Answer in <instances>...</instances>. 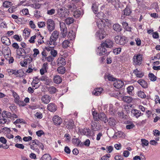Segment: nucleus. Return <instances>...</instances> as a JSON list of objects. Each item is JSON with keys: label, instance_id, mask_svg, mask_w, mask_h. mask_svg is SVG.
<instances>
[{"label": "nucleus", "instance_id": "12", "mask_svg": "<svg viewBox=\"0 0 160 160\" xmlns=\"http://www.w3.org/2000/svg\"><path fill=\"white\" fill-rule=\"evenodd\" d=\"M67 8H68V10H70L71 12H73L77 10V7L75 3H68V4L67 6Z\"/></svg>", "mask_w": 160, "mask_h": 160}, {"label": "nucleus", "instance_id": "44", "mask_svg": "<svg viewBox=\"0 0 160 160\" xmlns=\"http://www.w3.org/2000/svg\"><path fill=\"white\" fill-rule=\"evenodd\" d=\"M13 38L16 40L17 41L21 42L22 41V39L21 38V36L20 37L18 34H15L13 36Z\"/></svg>", "mask_w": 160, "mask_h": 160}, {"label": "nucleus", "instance_id": "14", "mask_svg": "<svg viewBox=\"0 0 160 160\" xmlns=\"http://www.w3.org/2000/svg\"><path fill=\"white\" fill-rule=\"evenodd\" d=\"M132 12V10L130 6L128 5L126 6V8L123 10L124 15L129 16Z\"/></svg>", "mask_w": 160, "mask_h": 160}, {"label": "nucleus", "instance_id": "47", "mask_svg": "<svg viewBox=\"0 0 160 160\" xmlns=\"http://www.w3.org/2000/svg\"><path fill=\"white\" fill-rule=\"evenodd\" d=\"M57 91V89L54 87H50L49 89V91L51 94L55 93Z\"/></svg>", "mask_w": 160, "mask_h": 160}, {"label": "nucleus", "instance_id": "30", "mask_svg": "<svg viewBox=\"0 0 160 160\" xmlns=\"http://www.w3.org/2000/svg\"><path fill=\"white\" fill-rule=\"evenodd\" d=\"M72 143L74 145H76L78 146V144L81 142V140L78 138H73L72 140Z\"/></svg>", "mask_w": 160, "mask_h": 160}, {"label": "nucleus", "instance_id": "35", "mask_svg": "<svg viewBox=\"0 0 160 160\" xmlns=\"http://www.w3.org/2000/svg\"><path fill=\"white\" fill-rule=\"evenodd\" d=\"M31 31L30 29H28V28H25L23 31V33H25V34H26V32H27L28 33V34L27 35H25V37L24 38L25 39H27L29 37Z\"/></svg>", "mask_w": 160, "mask_h": 160}, {"label": "nucleus", "instance_id": "28", "mask_svg": "<svg viewBox=\"0 0 160 160\" xmlns=\"http://www.w3.org/2000/svg\"><path fill=\"white\" fill-rule=\"evenodd\" d=\"M98 6L95 3H93L92 7V9L95 14H97L98 12Z\"/></svg>", "mask_w": 160, "mask_h": 160}, {"label": "nucleus", "instance_id": "38", "mask_svg": "<svg viewBox=\"0 0 160 160\" xmlns=\"http://www.w3.org/2000/svg\"><path fill=\"white\" fill-rule=\"evenodd\" d=\"M141 144L143 147L148 145L149 142L148 141L145 139H142L141 140Z\"/></svg>", "mask_w": 160, "mask_h": 160}, {"label": "nucleus", "instance_id": "23", "mask_svg": "<svg viewBox=\"0 0 160 160\" xmlns=\"http://www.w3.org/2000/svg\"><path fill=\"white\" fill-rule=\"evenodd\" d=\"M51 157L48 154H45L42 156L40 160H51Z\"/></svg>", "mask_w": 160, "mask_h": 160}, {"label": "nucleus", "instance_id": "54", "mask_svg": "<svg viewBox=\"0 0 160 160\" xmlns=\"http://www.w3.org/2000/svg\"><path fill=\"white\" fill-rule=\"evenodd\" d=\"M51 54L53 57H55L58 54L57 51L55 50L52 49L51 50Z\"/></svg>", "mask_w": 160, "mask_h": 160}, {"label": "nucleus", "instance_id": "32", "mask_svg": "<svg viewBox=\"0 0 160 160\" xmlns=\"http://www.w3.org/2000/svg\"><path fill=\"white\" fill-rule=\"evenodd\" d=\"M15 103L18 105L19 106L24 107L27 105V104L25 103H24L23 101H20L19 100V99L15 101Z\"/></svg>", "mask_w": 160, "mask_h": 160}, {"label": "nucleus", "instance_id": "31", "mask_svg": "<svg viewBox=\"0 0 160 160\" xmlns=\"http://www.w3.org/2000/svg\"><path fill=\"white\" fill-rule=\"evenodd\" d=\"M92 115L95 121H98V116L99 114L95 111H92Z\"/></svg>", "mask_w": 160, "mask_h": 160}, {"label": "nucleus", "instance_id": "19", "mask_svg": "<svg viewBox=\"0 0 160 160\" xmlns=\"http://www.w3.org/2000/svg\"><path fill=\"white\" fill-rule=\"evenodd\" d=\"M131 114H133L134 116H135L137 118H138L140 116L141 113L139 110L133 109L131 111Z\"/></svg>", "mask_w": 160, "mask_h": 160}, {"label": "nucleus", "instance_id": "17", "mask_svg": "<svg viewBox=\"0 0 160 160\" xmlns=\"http://www.w3.org/2000/svg\"><path fill=\"white\" fill-rule=\"evenodd\" d=\"M128 42L127 37L125 36H120L118 44L121 45H124Z\"/></svg>", "mask_w": 160, "mask_h": 160}, {"label": "nucleus", "instance_id": "36", "mask_svg": "<svg viewBox=\"0 0 160 160\" xmlns=\"http://www.w3.org/2000/svg\"><path fill=\"white\" fill-rule=\"evenodd\" d=\"M12 5V2L8 1H6L3 2L2 5L3 7L5 8H9Z\"/></svg>", "mask_w": 160, "mask_h": 160}, {"label": "nucleus", "instance_id": "25", "mask_svg": "<svg viewBox=\"0 0 160 160\" xmlns=\"http://www.w3.org/2000/svg\"><path fill=\"white\" fill-rule=\"evenodd\" d=\"M97 15V17L100 20H103L105 18L106 15L102 12H98Z\"/></svg>", "mask_w": 160, "mask_h": 160}, {"label": "nucleus", "instance_id": "61", "mask_svg": "<svg viewBox=\"0 0 160 160\" xmlns=\"http://www.w3.org/2000/svg\"><path fill=\"white\" fill-rule=\"evenodd\" d=\"M135 74L136 75L137 77L140 78H142L144 75V73L142 72H141L140 73H135Z\"/></svg>", "mask_w": 160, "mask_h": 160}, {"label": "nucleus", "instance_id": "27", "mask_svg": "<svg viewBox=\"0 0 160 160\" xmlns=\"http://www.w3.org/2000/svg\"><path fill=\"white\" fill-rule=\"evenodd\" d=\"M66 70V69L65 67L61 66H59L57 68V71L58 73L62 74H63L65 73Z\"/></svg>", "mask_w": 160, "mask_h": 160}, {"label": "nucleus", "instance_id": "59", "mask_svg": "<svg viewBox=\"0 0 160 160\" xmlns=\"http://www.w3.org/2000/svg\"><path fill=\"white\" fill-rule=\"evenodd\" d=\"M36 36L34 35L30 38V39L29 40V42L31 43H33L35 42V39L36 38Z\"/></svg>", "mask_w": 160, "mask_h": 160}, {"label": "nucleus", "instance_id": "6", "mask_svg": "<svg viewBox=\"0 0 160 160\" xmlns=\"http://www.w3.org/2000/svg\"><path fill=\"white\" fill-rule=\"evenodd\" d=\"M47 28L49 32H51L54 29L55 24L54 21H47Z\"/></svg>", "mask_w": 160, "mask_h": 160}, {"label": "nucleus", "instance_id": "10", "mask_svg": "<svg viewBox=\"0 0 160 160\" xmlns=\"http://www.w3.org/2000/svg\"><path fill=\"white\" fill-rule=\"evenodd\" d=\"M66 127L68 129H72L74 128V122L72 119L69 120L68 122L66 123Z\"/></svg>", "mask_w": 160, "mask_h": 160}, {"label": "nucleus", "instance_id": "60", "mask_svg": "<svg viewBox=\"0 0 160 160\" xmlns=\"http://www.w3.org/2000/svg\"><path fill=\"white\" fill-rule=\"evenodd\" d=\"M106 148L107 149V152L109 153H111L113 149V147L111 146H107Z\"/></svg>", "mask_w": 160, "mask_h": 160}, {"label": "nucleus", "instance_id": "40", "mask_svg": "<svg viewBox=\"0 0 160 160\" xmlns=\"http://www.w3.org/2000/svg\"><path fill=\"white\" fill-rule=\"evenodd\" d=\"M12 96L15 98L14 100V102H15V101L18 100L19 99V97L18 95L13 90H12Z\"/></svg>", "mask_w": 160, "mask_h": 160}, {"label": "nucleus", "instance_id": "63", "mask_svg": "<svg viewBox=\"0 0 160 160\" xmlns=\"http://www.w3.org/2000/svg\"><path fill=\"white\" fill-rule=\"evenodd\" d=\"M118 135L120 138L125 137V134L124 132H122V131H118Z\"/></svg>", "mask_w": 160, "mask_h": 160}, {"label": "nucleus", "instance_id": "55", "mask_svg": "<svg viewBox=\"0 0 160 160\" xmlns=\"http://www.w3.org/2000/svg\"><path fill=\"white\" fill-rule=\"evenodd\" d=\"M59 21L60 26L61 29H62L67 28L65 22H61L60 21Z\"/></svg>", "mask_w": 160, "mask_h": 160}, {"label": "nucleus", "instance_id": "16", "mask_svg": "<svg viewBox=\"0 0 160 160\" xmlns=\"http://www.w3.org/2000/svg\"><path fill=\"white\" fill-rule=\"evenodd\" d=\"M105 14L106 17L103 20H110V19H113V17L111 11L108 10L107 11H106Z\"/></svg>", "mask_w": 160, "mask_h": 160}, {"label": "nucleus", "instance_id": "57", "mask_svg": "<svg viewBox=\"0 0 160 160\" xmlns=\"http://www.w3.org/2000/svg\"><path fill=\"white\" fill-rule=\"evenodd\" d=\"M135 41L136 42V44L137 46H140L141 45V40L140 38H137L135 39Z\"/></svg>", "mask_w": 160, "mask_h": 160}, {"label": "nucleus", "instance_id": "42", "mask_svg": "<svg viewBox=\"0 0 160 160\" xmlns=\"http://www.w3.org/2000/svg\"><path fill=\"white\" fill-rule=\"evenodd\" d=\"M36 134L38 137H41L42 135H45V133L43 130H40L36 132Z\"/></svg>", "mask_w": 160, "mask_h": 160}, {"label": "nucleus", "instance_id": "39", "mask_svg": "<svg viewBox=\"0 0 160 160\" xmlns=\"http://www.w3.org/2000/svg\"><path fill=\"white\" fill-rule=\"evenodd\" d=\"M62 37L64 38L66 36L67 32V28H63L61 29Z\"/></svg>", "mask_w": 160, "mask_h": 160}, {"label": "nucleus", "instance_id": "1", "mask_svg": "<svg viewBox=\"0 0 160 160\" xmlns=\"http://www.w3.org/2000/svg\"><path fill=\"white\" fill-rule=\"evenodd\" d=\"M109 21H99L97 22V26L99 30L97 31L96 37L101 40L104 38L107 34L104 29L106 26L105 22H108Z\"/></svg>", "mask_w": 160, "mask_h": 160}, {"label": "nucleus", "instance_id": "52", "mask_svg": "<svg viewBox=\"0 0 160 160\" xmlns=\"http://www.w3.org/2000/svg\"><path fill=\"white\" fill-rule=\"evenodd\" d=\"M92 93L94 95H95L96 96H98L99 95H100V94H101V91H97V89H95L94 91H93L92 92Z\"/></svg>", "mask_w": 160, "mask_h": 160}, {"label": "nucleus", "instance_id": "37", "mask_svg": "<svg viewBox=\"0 0 160 160\" xmlns=\"http://www.w3.org/2000/svg\"><path fill=\"white\" fill-rule=\"evenodd\" d=\"M127 92L130 95H132V91L134 89V87L132 86H130L127 88Z\"/></svg>", "mask_w": 160, "mask_h": 160}, {"label": "nucleus", "instance_id": "45", "mask_svg": "<svg viewBox=\"0 0 160 160\" xmlns=\"http://www.w3.org/2000/svg\"><path fill=\"white\" fill-rule=\"evenodd\" d=\"M72 32H73V30H72L70 31L68 33V37L69 38H70V40L72 39V38H75V36L72 33Z\"/></svg>", "mask_w": 160, "mask_h": 160}, {"label": "nucleus", "instance_id": "26", "mask_svg": "<svg viewBox=\"0 0 160 160\" xmlns=\"http://www.w3.org/2000/svg\"><path fill=\"white\" fill-rule=\"evenodd\" d=\"M104 78L105 79H106V78H107L108 80L110 81L115 82L116 80H117V78L113 77L112 76L110 75V74H109L107 76L105 74L104 75Z\"/></svg>", "mask_w": 160, "mask_h": 160}, {"label": "nucleus", "instance_id": "3", "mask_svg": "<svg viewBox=\"0 0 160 160\" xmlns=\"http://www.w3.org/2000/svg\"><path fill=\"white\" fill-rule=\"evenodd\" d=\"M143 60V55L140 53L134 55L133 58V64L134 66H140Z\"/></svg>", "mask_w": 160, "mask_h": 160}, {"label": "nucleus", "instance_id": "4", "mask_svg": "<svg viewBox=\"0 0 160 160\" xmlns=\"http://www.w3.org/2000/svg\"><path fill=\"white\" fill-rule=\"evenodd\" d=\"M105 47L103 43H101L100 46L98 48V49L96 50L97 55L101 56L105 55V53L107 51V50Z\"/></svg>", "mask_w": 160, "mask_h": 160}, {"label": "nucleus", "instance_id": "62", "mask_svg": "<svg viewBox=\"0 0 160 160\" xmlns=\"http://www.w3.org/2000/svg\"><path fill=\"white\" fill-rule=\"evenodd\" d=\"M152 35L153 38L155 39L158 38L159 37L158 33L157 32H153Z\"/></svg>", "mask_w": 160, "mask_h": 160}, {"label": "nucleus", "instance_id": "51", "mask_svg": "<svg viewBox=\"0 0 160 160\" xmlns=\"http://www.w3.org/2000/svg\"><path fill=\"white\" fill-rule=\"evenodd\" d=\"M135 127V125L133 124V122H132L129 124L127 125L126 126V128L127 129H130L134 128Z\"/></svg>", "mask_w": 160, "mask_h": 160}, {"label": "nucleus", "instance_id": "18", "mask_svg": "<svg viewBox=\"0 0 160 160\" xmlns=\"http://www.w3.org/2000/svg\"><path fill=\"white\" fill-rule=\"evenodd\" d=\"M109 125L110 127H114L116 125V120L113 118H110L108 120H107V122H108Z\"/></svg>", "mask_w": 160, "mask_h": 160}, {"label": "nucleus", "instance_id": "33", "mask_svg": "<svg viewBox=\"0 0 160 160\" xmlns=\"http://www.w3.org/2000/svg\"><path fill=\"white\" fill-rule=\"evenodd\" d=\"M148 77L150 78V79L152 81H155L157 80V77L152 73H150L148 74Z\"/></svg>", "mask_w": 160, "mask_h": 160}, {"label": "nucleus", "instance_id": "5", "mask_svg": "<svg viewBox=\"0 0 160 160\" xmlns=\"http://www.w3.org/2000/svg\"><path fill=\"white\" fill-rule=\"evenodd\" d=\"M102 43H103V45L106 48H111L113 46V42L110 39H107L104 42H102Z\"/></svg>", "mask_w": 160, "mask_h": 160}, {"label": "nucleus", "instance_id": "21", "mask_svg": "<svg viewBox=\"0 0 160 160\" xmlns=\"http://www.w3.org/2000/svg\"><path fill=\"white\" fill-rule=\"evenodd\" d=\"M122 99L124 102L128 103L131 102L133 100L132 98L130 96H123Z\"/></svg>", "mask_w": 160, "mask_h": 160}, {"label": "nucleus", "instance_id": "13", "mask_svg": "<svg viewBox=\"0 0 160 160\" xmlns=\"http://www.w3.org/2000/svg\"><path fill=\"white\" fill-rule=\"evenodd\" d=\"M137 82L143 88H146L148 87V84L147 82L144 79H140Z\"/></svg>", "mask_w": 160, "mask_h": 160}, {"label": "nucleus", "instance_id": "8", "mask_svg": "<svg viewBox=\"0 0 160 160\" xmlns=\"http://www.w3.org/2000/svg\"><path fill=\"white\" fill-rule=\"evenodd\" d=\"M116 81L114 82L113 84L114 86L117 89H119L122 88L124 85V82L121 80L117 79Z\"/></svg>", "mask_w": 160, "mask_h": 160}, {"label": "nucleus", "instance_id": "7", "mask_svg": "<svg viewBox=\"0 0 160 160\" xmlns=\"http://www.w3.org/2000/svg\"><path fill=\"white\" fill-rule=\"evenodd\" d=\"M52 120L54 124L56 126L60 125L62 122V119L57 115L54 116L52 118Z\"/></svg>", "mask_w": 160, "mask_h": 160}, {"label": "nucleus", "instance_id": "46", "mask_svg": "<svg viewBox=\"0 0 160 160\" xmlns=\"http://www.w3.org/2000/svg\"><path fill=\"white\" fill-rule=\"evenodd\" d=\"M40 80L38 78V77H35L33 78V80L32 82V83H33L34 85L37 84L39 82Z\"/></svg>", "mask_w": 160, "mask_h": 160}, {"label": "nucleus", "instance_id": "34", "mask_svg": "<svg viewBox=\"0 0 160 160\" xmlns=\"http://www.w3.org/2000/svg\"><path fill=\"white\" fill-rule=\"evenodd\" d=\"M70 43L69 41L68 40H64L62 43V46L63 48L65 49L67 48L68 47V45Z\"/></svg>", "mask_w": 160, "mask_h": 160}, {"label": "nucleus", "instance_id": "58", "mask_svg": "<svg viewBox=\"0 0 160 160\" xmlns=\"http://www.w3.org/2000/svg\"><path fill=\"white\" fill-rule=\"evenodd\" d=\"M32 138L31 136L24 137L23 138V140L25 142H28L32 140Z\"/></svg>", "mask_w": 160, "mask_h": 160}, {"label": "nucleus", "instance_id": "43", "mask_svg": "<svg viewBox=\"0 0 160 160\" xmlns=\"http://www.w3.org/2000/svg\"><path fill=\"white\" fill-rule=\"evenodd\" d=\"M18 73L19 75L18 76H17V77H23L24 76V74H25V76L26 75L25 73L23 71V70L22 69H19V70H18Z\"/></svg>", "mask_w": 160, "mask_h": 160}, {"label": "nucleus", "instance_id": "41", "mask_svg": "<svg viewBox=\"0 0 160 160\" xmlns=\"http://www.w3.org/2000/svg\"><path fill=\"white\" fill-rule=\"evenodd\" d=\"M121 51V48H118L114 49L113 50V52L115 55H118L120 53Z\"/></svg>", "mask_w": 160, "mask_h": 160}, {"label": "nucleus", "instance_id": "50", "mask_svg": "<svg viewBox=\"0 0 160 160\" xmlns=\"http://www.w3.org/2000/svg\"><path fill=\"white\" fill-rule=\"evenodd\" d=\"M19 49L20 50H21L19 51V52H20L19 54L17 53V54L18 55L20 56H23V55H22V52L24 53L25 55L26 54V51H25V50L24 49H23V48H20Z\"/></svg>", "mask_w": 160, "mask_h": 160}, {"label": "nucleus", "instance_id": "15", "mask_svg": "<svg viewBox=\"0 0 160 160\" xmlns=\"http://www.w3.org/2000/svg\"><path fill=\"white\" fill-rule=\"evenodd\" d=\"M51 98L50 96L48 95H45L42 98V101L46 104L48 103L51 100Z\"/></svg>", "mask_w": 160, "mask_h": 160}, {"label": "nucleus", "instance_id": "9", "mask_svg": "<svg viewBox=\"0 0 160 160\" xmlns=\"http://www.w3.org/2000/svg\"><path fill=\"white\" fill-rule=\"evenodd\" d=\"M57 107L55 104L53 103H51L48 104L47 107L48 110L50 112H54L57 110Z\"/></svg>", "mask_w": 160, "mask_h": 160}, {"label": "nucleus", "instance_id": "53", "mask_svg": "<svg viewBox=\"0 0 160 160\" xmlns=\"http://www.w3.org/2000/svg\"><path fill=\"white\" fill-rule=\"evenodd\" d=\"M15 146L18 148L23 149L24 148V146L22 144L16 143L15 144Z\"/></svg>", "mask_w": 160, "mask_h": 160}, {"label": "nucleus", "instance_id": "2", "mask_svg": "<svg viewBox=\"0 0 160 160\" xmlns=\"http://www.w3.org/2000/svg\"><path fill=\"white\" fill-rule=\"evenodd\" d=\"M58 15L61 19H63L67 17L69 13V11L68 9L63 7L62 8H58L57 10Z\"/></svg>", "mask_w": 160, "mask_h": 160}, {"label": "nucleus", "instance_id": "24", "mask_svg": "<svg viewBox=\"0 0 160 160\" xmlns=\"http://www.w3.org/2000/svg\"><path fill=\"white\" fill-rule=\"evenodd\" d=\"M137 94L138 97L144 99L146 97V95L144 92L141 90L138 91L137 93Z\"/></svg>", "mask_w": 160, "mask_h": 160}, {"label": "nucleus", "instance_id": "22", "mask_svg": "<svg viewBox=\"0 0 160 160\" xmlns=\"http://www.w3.org/2000/svg\"><path fill=\"white\" fill-rule=\"evenodd\" d=\"M114 30L117 32H119L122 30V27L118 24H114L113 26Z\"/></svg>", "mask_w": 160, "mask_h": 160}, {"label": "nucleus", "instance_id": "29", "mask_svg": "<svg viewBox=\"0 0 160 160\" xmlns=\"http://www.w3.org/2000/svg\"><path fill=\"white\" fill-rule=\"evenodd\" d=\"M107 118V116L103 112H100L99 115L98 119L100 120L101 121H103L105 119V118Z\"/></svg>", "mask_w": 160, "mask_h": 160}, {"label": "nucleus", "instance_id": "64", "mask_svg": "<svg viewBox=\"0 0 160 160\" xmlns=\"http://www.w3.org/2000/svg\"><path fill=\"white\" fill-rule=\"evenodd\" d=\"M153 134L155 136H158L160 135V132L157 129L154 130L153 131Z\"/></svg>", "mask_w": 160, "mask_h": 160}, {"label": "nucleus", "instance_id": "20", "mask_svg": "<svg viewBox=\"0 0 160 160\" xmlns=\"http://www.w3.org/2000/svg\"><path fill=\"white\" fill-rule=\"evenodd\" d=\"M53 81L55 83L59 84L62 82V79L60 76L57 75L54 77Z\"/></svg>", "mask_w": 160, "mask_h": 160}, {"label": "nucleus", "instance_id": "11", "mask_svg": "<svg viewBox=\"0 0 160 160\" xmlns=\"http://www.w3.org/2000/svg\"><path fill=\"white\" fill-rule=\"evenodd\" d=\"M57 61L58 66H64L66 64V61L65 59L64 58L60 57L58 58Z\"/></svg>", "mask_w": 160, "mask_h": 160}, {"label": "nucleus", "instance_id": "56", "mask_svg": "<svg viewBox=\"0 0 160 160\" xmlns=\"http://www.w3.org/2000/svg\"><path fill=\"white\" fill-rule=\"evenodd\" d=\"M45 22H38V26L39 28H41L44 27L45 25Z\"/></svg>", "mask_w": 160, "mask_h": 160}, {"label": "nucleus", "instance_id": "49", "mask_svg": "<svg viewBox=\"0 0 160 160\" xmlns=\"http://www.w3.org/2000/svg\"><path fill=\"white\" fill-rule=\"evenodd\" d=\"M40 12L38 10H36L34 12V16L37 19L39 18L41 16L40 15Z\"/></svg>", "mask_w": 160, "mask_h": 160}, {"label": "nucleus", "instance_id": "48", "mask_svg": "<svg viewBox=\"0 0 160 160\" xmlns=\"http://www.w3.org/2000/svg\"><path fill=\"white\" fill-rule=\"evenodd\" d=\"M109 112L110 114L114 116L115 115V113L116 112V110L113 109L112 107H109Z\"/></svg>", "mask_w": 160, "mask_h": 160}]
</instances>
